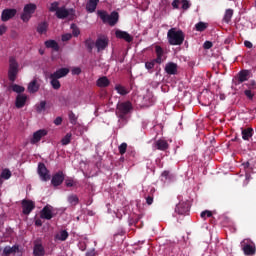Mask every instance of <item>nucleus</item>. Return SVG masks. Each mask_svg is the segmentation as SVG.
<instances>
[{"mask_svg":"<svg viewBox=\"0 0 256 256\" xmlns=\"http://www.w3.org/2000/svg\"><path fill=\"white\" fill-rule=\"evenodd\" d=\"M17 14L16 9H4L2 11L1 19L3 22H7L11 20L13 17H15Z\"/></svg>","mask_w":256,"mask_h":256,"instance_id":"ddd939ff","label":"nucleus"},{"mask_svg":"<svg viewBox=\"0 0 256 256\" xmlns=\"http://www.w3.org/2000/svg\"><path fill=\"white\" fill-rule=\"evenodd\" d=\"M97 14L100 17L102 23H104V24L114 26V25L118 24V22H119V13L116 11L112 12L111 14H108L104 10H99L97 12Z\"/></svg>","mask_w":256,"mask_h":256,"instance_id":"f03ea898","label":"nucleus"},{"mask_svg":"<svg viewBox=\"0 0 256 256\" xmlns=\"http://www.w3.org/2000/svg\"><path fill=\"white\" fill-rule=\"evenodd\" d=\"M70 69L69 68H61L56 71H54L52 74H50V77H53L55 79H62L65 76L69 75Z\"/></svg>","mask_w":256,"mask_h":256,"instance_id":"2eb2a0df","label":"nucleus"},{"mask_svg":"<svg viewBox=\"0 0 256 256\" xmlns=\"http://www.w3.org/2000/svg\"><path fill=\"white\" fill-rule=\"evenodd\" d=\"M27 96L25 94H18L16 97V108L22 109L26 104Z\"/></svg>","mask_w":256,"mask_h":256,"instance_id":"6ab92c4d","label":"nucleus"},{"mask_svg":"<svg viewBox=\"0 0 256 256\" xmlns=\"http://www.w3.org/2000/svg\"><path fill=\"white\" fill-rule=\"evenodd\" d=\"M110 80L107 77H101L100 79L97 80V86L99 88H107L110 86Z\"/></svg>","mask_w":256,"mask_h":256,"instance_id":"c85d7f7f","label":"nucleus"},{"mask_svg":"<svg viewBox=\"0 0 256 256\" xmlns=\"http://www.w3.org/2000/svg\"><path fill=\"white\" fill-rule=\"evenodd\" d=\"M244 46H245L246 48H248V49H251V48L253 47V43L250 42V41H245V42H244Z\"/></svg>","mask_w":256,"mask_h":256,"instance_id":"680f3d73","label":"nucleus"},{"mask_svg":"<svg viewBox=\"0 0 256 256\" xmlns=\"http://www.w3.org/2000/svg\"><path fill=\"white\" fill-rule=\"evenodd\" d=\"M213 214L211 211L209 210H206V211H203L201 214H200V218L202 219H207V218H212Z\"/></svg>","mask_w":256,"mask_h":256,"instance_id":"49530a36","label":"nucleus"},{"mask_svg":"<svg viewBox=\"0 0 256 256\" xmlns=\"http://www.w3.org/2000/svg\"><path fill=\"white\" fill-rule=\"evenodd\" d=\"M44 45L46 48H50L52 49L53 51L55 52H58L59 51V45L56 41L54 40H48V41H45L44 42Z\"/></svg>","mask_w":256,"mask_h":256,"instance_id":"cd10ccee","label":"nucleus"},{"mask_svg":"<svg viewBox=\"0 0 256 256\" xmlns=\"http://www.w3.org/2000/svg\"><path fill=\"white\" fill-rule=\"evenodd\" d=\"M244 94L249 100H253L254 93L251 90H245Z\"/></svg>","mask_w":256,"mask_h":256,"instance_id":"8fccbe9b","label":"nucleus"},{"mask_svg":"<svg viewBox=\"0 0 256 256\" xmlns=\"http://www.w3.org/2000/svg\"><path fill=\"white\" fill-rule=\"evenodd\" d=\"M7 32V27L5 25L0 26V36H3Z\"/></svg>","mask_w":256,"mask_h":256,"instance_id":"13d9d810","label":"nucleus"},{"mask_svg":"<svg viewBox=\"0 0 256 256\" xmlns=\"http://www.w3.org/2000/svg\"><path fill=\"white\" fill-rule=\"evenodd\" d=\"M68 238H69V232H67L66 230H61L60 233L56 235V239L60 241H65Z\"/></svg>","mask_w":256,"mask_h":256,"instance_id":"e433bc0d","label":"nucleus"},{"mask_svg":"<svg viewBox=\"0 0 256 256\" xmlns=\"http://www.w3.org/2000/svg\"><path fill=\"white\" fill-rule=\"evenodd\" d=\"M128 144L126 142H123L121 145L118 147L119 154L123 155L127 152Z\"/></svg>","mask_w":256,"mask_h":256,"instance_id":"a18cd8bd","label":"nucleus"},{"mask_svg":"<svg viewBox=\"0 0 256 256\" xmlns=\"http://www.w3.org/2000/svg\"><path fill=\"white\" fill-rule=\"evenodd\" d=\"M49 79H50V84L54 90L61 89V82L58 81L59 80L58 78H53L49 76Z\"/></svg>","mask_w":256,"mask_h":256,"instance_id":"473e14b6","label":"nucleus"},{"mask_svg":"<svg viewBox=\"0 0 256 256\" xmlns=\"http://www.w3.org/2000/svg\"><path fill=\"white\" fill-rule=\"evenodd\" d=\"M39 89H40V84H38L37 79H33V81H31L27 87V90L30 94L37 93Z\"/></svg>","mask_w":256,"mask_h":256,"instance_id":"4be33fe9","label":"nucleus"},{"mask_svg":"<svg viewBox=\"0 0 256 256\" xmlns=\"http://www.w3.org/2000/svg\"><path fill=\"white\" fill-rule=\"evenodd\" d=\"M69 122L72 125H77L78 123V116L73 113V111H69L68 113Z\"/></svg>","mask_w":256,"mask_h":256,"instance_id":"4c0bfd02","label":"nucleus"},{"mask_svg":"<svg viewBox=\"0 0 256 256\" xmlns=\"http://www.w3.org/2000/svg\"><path fill=\"white\" fill-rule=\"evenodd\" d=\"M74 13H75L74 9L67 10L65 6H62L60 7L59 10L56 11V16L58 19H65L70 15H74Z\"/></svg>","mask_w":256,"mask_h":256,"instance_id":"f8f14e48","label":"nucleus"},{"mask_svg":"<svg viewBox=\"0 0 256 256\" xmlns=\"http://www.w3.org/2000/svg\"><path fill=\"white\" fill-rule=\"evenodd\" d=\"M94 46H95V42L93 41V39L88 38L85 40V47L86 49H88L89 53L93 52Z\"/></svg>","mask_w":256,"mask_h":256,"instance_id":"f704fd0d","label":"nucleus"},{"mask_svg":"<svg viewBox=\"0 0 256 256\" xmlns=\"http://www.w3.org/2000/svg\"><path fill=\"white\" fill-rule=\"evenodd\" d=\"M33 254L34 256H45L46 251L45 248H43L42 244L36 243L34 245Z\"/></svg>","mask_w":256,"mask_h":256,"instance_id":"5701e85b","label":"nucleus"},{"mask_svg":"<svg viewBox=\"0 0 256 256\" xmlns=\"http://www.w3.org/2000/svg\"><path fill=\"white\" fill-rule=\"evenodd\" d=\"M115 36L117 39H123L127 43H131L133 40L132 36L128 32L122 30H116Z\"/></svg>","mask_w":256,"mask_h":256,"instance_id":"f3484780","label":"nucleus"},{"mask_svg":"<svg viewBox=\"0 0 256 256\" xmlns=\"http://www.w3.org/2000/svg\"><path fill=\"white\" fill-rule=\"evenodd\" d=\"M253 128H241V137L245 141H249L253 137Z\"/></svg>","mask_w":256,"mask_h":256,"instance_id":"412c9836","label":"nucleus"},{"mask_svg":"<svg viewBox=\"0 0 256 256\" xmlns=\"http://www.w3.org/2000/svg\"><path fill=\"white\" fill-rule=\"evenodd\" d=\"M72 39V34H62V36H61V40L62 41H64V42H66V41H69V40H71Z\"/></svg>","mask_w":256,"mask_h":256,"instance_id":"3c124183","label":"nucleus"},{"mask_svg":"<svg viewBox=\"0 0 256 256\" xmlns=\"http://www.w3.org/2000/svg\"><path fill=\"white\" fill-rule=\"evenodd\" d=\"M180 5H182L181 8L184 11L188 10L191 7L187 0H180Z\"/></svg>","mask_w":256,"mask_h":256,"instance_id":"09e8293b","label":"nucleus"},{"mask_svg":"<svg viewBox=\"0 0 256 256\" xmlns=\"http://www.w3.org/2000/svg\"><path fill=\"white\" fill-rule=\"evenodd\" d=\"M48 27H49L48 23L46 21H44V22H41L40 24H38L36 31L38 34L42 35L48 31Z\"/></svg>","mask_w":256,"mask_h":256,"instance_id":"c756f323","label":"nucleus"},{"mask_svg":"<svg viewBox=\"0 0 256 256\" xmlns=\"http://www.w3.org/2000/svg\"><path fill=\"white\" fill-rule=\"evenodd\" d=\"M72 73H73V75H80L81 74V69L80 68H74L72 70Z\"/></svg>","mask_w":256,"mask_h":256,"instance_id":"e2e57ef3","label":"nucleus"},{"mask_svg":"<svg viewBox=\"0 0 256 256\" xmlns=\"http://www.w3.org/2000/svg\"><path fill=\"white\" fill-rule=\"evenodd\" d=\"M46 110V101H41L40 104L36 105V112L40 114Z\"/></svg>","mask_w":256,"mask_h":256,"instance_id":"37998d69","label":"nucleus"},{"mask_svg":"<svg viewBox=\"0 0 256 256\" xmlns=\"http://www.w3.org/2000/svg\"><path fill=\"white\" fill-rule=\"evenodd\" d=\"M19 249L20 248H19L18 245H13L12 247L11 246H6L3 249V254L6 255V256H9L11 254H15Z\"/></svg>","mask_w":256,"mask_h":256,"instance_id":"bb28decb","label":"nucleus"},{"mask_svg":"<svg viewBox=\"0 0 256 256\" xmlns=\"http://www.w3.org/2000/svg\"><path fill=\"white\" fill-rule=\"evenodd\" d=\"M250 71L248 70H241L238 73V84L244 83L249 80Z\"/></svg>","mask_w":256,"mask_h":256,"instance_id":"b1692460","label":"nucleus"},{"mask_svg":"<svg viewBox=\"0 0 256 256\" xmlns=\"http://www.w3.org/2000/svg\"><path fill=\"white\" fill-rule=\"evenodd\" d=\"M12 91L15 93L21 94L25 91V88L19 84H13Z\"/></svg>","mask_w":256,"mask_h":256,"instance_id":"79ce46f5","label":"nucleus"},{"mask_svg":"<svg viewBox=\"0 0 256 256\" xmlns=\"http://www.w3.org/2000/svg\"><path fill=\"white\" fill-rule=\"evenodd\" d=\"M98 3L99 0H89V2L86 3V11H88L89 13H94L96 11Z\"/></svg>","mask_w":256,"mask_h":256,"instance_id":"393cba45","label":"nucleus"},{"mask_svg":"<svg viewBox=\"0 0 256 256\" xmlns=\"http://www.w3.org/2000/svg\"><path fill=\"white\" fill-rule=\"evenodd\" d=\"M212 47H213L212 42L206 41V42L204 43V48H205V49H211Z\"/></svg>","mask_w":256,"mask_h":256,"instance_id":"bf43d9fd","label":"nucleus"},{"mask_svg":"<svg viewBox=\"0 0 256 256\" xmlns=\"http://www.w3.org/2000/svg\"><path fill=\"white\" fill-rule=\"evenodd\" d=\"M233 15H234L233 9H226L223 17V22L225 24H229L231 22V18L233 17Z\"/></svg>","mask_w":256,"mask_h":256,"instance_id":"7c9ffc66","label":"nucleus"},{"mask_svg":"<svg viewBox=\"0 0 256 256\" xmlns=\"http://www.w3.org/2000/svg\"><path fill=\"white\" fill-rule=\"evenodd\" d=\"M65 185L67 188L76 187L78 185V181L75 180L74 178H66Z\"/></svg>","mask_w":256,"mask_h":256,"instance_id":"c9c22d12","label":"nucleus"},{"mask_svg":"<svg viewBox=\"0 0 256 256\" xmlns=\"http://www.w3.org/2000/svg\"><path fill=\"white\" fill-rule=\"evenodd\" d=\"M191 206L188 201H182L175 207V212L179 215H188L189 209Z\"/></svg>","mask_w":256,"mask_h":256,"instance_id":"9d476101","label":"nucleus"},{"mask_svg":"<svg viewBox=\"0 0 256 256\" xmlns=\"http://www.w3.org/2000/svg\"><path fill=\"white\" fill-rule=\"evenodd\" d=\"M70 29H72L73 30V36L74 37H78L79 35H80V29L77 27V25H75V24H72L71 26H70Z\"/></svg>","mask_w":256,"mask_h":256,"instance_id":"de8ad7c7","label":"nucleus"},{"mask_svg":"<svg viewBox=\"0 0 256 256\" xmlns=\"http://www.w3.org/2000/svg\"><path fill=\"white\" fill-rule=\"evenodd\" d=\"M4 183L3 178L0 177V186H2Z\"/></svg>","mask_w":256,"mask_h":256,"instance_id":"69168bd1","label":"nucleus"},{"mask_svg":"<svg viewBox=\"0 0 256 256\" xmlns=\"http://www.w3.org/2000/svg\"><path fill=\"white\" fill-rule=\"evenodd\" d=\"M65 180V174L62 170L58 171L56 174H53L51 179V184L54 188L61 186Z\"/></svg>","mask_w":256,"mask_h":256,"instance_id":"1a4fd4ad","label":"nucleus"},{"mask_svg":"<svg viewBox=\"0 0 256 256\" xmlns=\"http://www.w3.org/2000/svg\"><path fill=\"white\" fill-rule=\"evenodd\" d=\"M155 146L157 150L159 151H167L169 148V143L165 140L159 139L156 143Z\"/></svg>","mask_w":256,"mask_h":256,"instance_id":"a878e982","label":"nucleus"},{"mask_svg":"<svg viewBox=\"0 0 256 256\" xmlns=\"http://www.w3.org/2000/svg\"><path fill=\"white\" fill-rule=\"evenodd\" d=\"M72 134L68 133L64 138L61 139L62 146H67L71 143Z\"/></svg>","mask_w":256,"mask_h":256,"instance_id":"a19ab883","label":"nucleus"},{"mask_svg":"<svg viewBox=\"0 0 256 256\" xmlns=\"http://www.w3.org/2000/svg\"><path fill=\"white\" fill-rule=\"evenodd\" d=\"M195 27L197 32H204L205 30H207L208 24L200 21L195 25Z\"/></svg>","mask_w":256,"mask_h":256,"instance_id":"58836bf2","label":"nucleus"},{"mask_svg":"<svg viewBox=\"0 0 256 256\" xmlns=\"http://www.w3.org/2000/svg\"><path fill=\"white\" fill-rule=\"evenodd\" d=\"M115 90L117 91V93L121 96H127L129 94V91L127 90L126 87H124L121 84H116L115 86Z\"/></svg>","mask_w":256,"mask_h":256,"instance_id":"2f4dec72","label":"nucleus"},{"mask_svg":"<svg viewBox=\"0 0 256 256\" xmlns=\"http://www.w3.org/2000/svg\"><path fill=\"white\" fill-rule=\"evenodd\" d=\"M0 177H1V179L9 180L12 177L11 170H8V169L2 170V173H1Z\"/></svg>","mask_w":256,"mask_h":256,"instance_id":"ea45409f","label":"nucleus"},{"mask_svg":"<svg viewBox=\"0 0 256 256\" xmlns=\"http://www.w3.org/2000/svg\"><path fill=\"white\" fill-rule=\"evenodd\" d=\"M162 177L165 180H168V178L170 177V171L169 170H164L163 173H162Z\"/></svg>","mask_w":256,"mask_h":256,"instance_id":"4d7b16f0","label":"nucleus"},{"mask_svg":"<svg viewBox=\"0 0 256 256\" xmlns=\"http://www.w3.org/2000/svg\"><path fill=\"white\" fill-rule=\"evenodd\" d=\"M35 225L37 227H41L42 226V221L40 219L35 220Z\"/></svg>","mask_w":256,"mask_h":256,"instance_id":"0e129e2a","label":"nucleus"},{"mask_svg":"<svg viewBox=\"0 0 256 256\" xmlns=\"http://www.w3.org/2000/svg\"><path fill=\"white\" fill-rule=\"evenodd\" d=\"M41 219L51 220L53 219V213L51 211V206H44L41 211Z\"/></svg>","mask_w":256,"mask_h":256,"instance_id":"aec40b11","label":"nucleus"},{"mask_svg":"<svg viewBox=\"0 0 256 256\" xmlns=\"http://www.w3.org/2000/svg\"><path fill=\"white\" fill-rule=\"evenodd\" d=\"M20 72V64H18L14 56L9 58V69H8V79L11 83H14L17 79V75Z\"/></svg>","mask_w":256,"mask_h":256,"instance_id":"7ed1b4c3","label":"nucleus"},{"mask_svg":"<svg viewBox=\"0 0 256 256\" xmlns=\"http://www.w3.org/2000/svg\"><path fill=\"white\" fill-rule=\"evenodd\" d=\"M168 44L171 46H181L185 40V34L182 30H177V28H171L167 32Z\"/></svg>","mask_w":256,"mask_h":256,"instance_id":"f257e3e1","label":"nucleus"},{"mask_svg":"<svg viewBox=\"0 0 256 256\" xmlns=\"http://www.w3.org/2000/svg\"><path fill=\"white\" fill-rule=\"evenodd\" d=\"M39 53H40L41 55H43V51H42L41 49L39 50Z\"/></svg>","mask_w":256,"mask_h":256,"instance_id":"774afa93","label":"nucleus"},{"mask_svg":"<svg viewBox=\"0 0 256 256\" xmlns=\"http://www.w3.org/2000/svg\"><path fill=\"white\" fill-rule=\"evenodd\" d=\"M86 256H96V251L95 249L89 250L86 252Z\"/></svg>","mask_w":256,"mask_h":256,"instance_id":"052dcab7","label":"nucleus"},{"mask_svg":"<svg viewBox=\"0 0 256 256\" xmlns=\"http://www.w3.org/2000/svg\"><path fill=\"white\" fill-rule=\"evenodd\" d=\"M21 207L23 208L24 215H30V213L35 209V204L32 200H22Z\"/></svg>","mask_w":256,"mask_h":256,"instance_id":"9b49d317","label":"nucleus"},{"mask_svg":"<svg viewBox=\"0 0 256 256\" xmlns=\"http://www.w3.org/2000/svg\"><path fill=\"white\" fill-rule=\"evenodd\" d=\"M155 53H156V59L152 60L151 62H146L145 67L148 70H152L155 67V63L161 64L163 60L164 50L161 46L156 45L155 46Z\"/></svg>","mask_w":256,"mask_h":256,"instance_id":"423d86ee","label":"nucleus"},{"mask_svg":"<svg viewBox=\"0 0 256 256\" xmlns=\"http://www.w3.org/2000/svg\"><path fill=\"white\" fill-rule=\"evenodd\" d=\"M67 201L69 204L76 206L79 204V197L76 194H71L68 196Z\"/></svg>","mask_w":256,"mask_h":256,"instance_id":"72a5a7b5","label":"nucleus"},{"mask_svg":"<svg viewBox=\"0 0 256 256\" xmlns=\"http://www.w3.org/2000/svg\"><path fill=\"white\" fill-rule=\"evenodd\" d=\"M132 110V104L130 101L120 102L117 104L116 115L118 118L124 119Z\"/></svg>","mask_w":256,"mask_h":256,"instance_id":"20e7f679","label":"nucleus"},{"mask_svg":"<svg viewBox=\"0 0 256 256\" xmlns=\"http://www.w3.org/2000/svg\"><path fill=\"white\" fill-rule=\"evenodd\" d=\"M47 135V131L45 129L37 130L32 137V140H30V143L37 144L43 137Z\"/></svg>","mask_w":256,"mask_h":256,"instance_id":"dca6fc26","label":"nucleus"},{"mask_svg":"<svg viewBox=\"0 0 256 256\" xmlns=\"http://www.w3.org/2000/svg\"><path fill=\"white\" fill-rule=\"evenodd\" d=\"M62 122H63L62 117H57L56 119L53 120V124L57 126L62 125Z\"/></svg>","mask_w":256,"mask_h":256,"instance_id":"864d4df0","label":"nucleus"},{"mask_svg":"<svg viewBox=\"0 0 256 256\" xmlns=\"http://www.w3.org/2000/svg\"><path fill=\"white\" fill-rule=\"evenodd\" d=\"M88 214H89L90 216H93V215H94L93 211H90Z\"/></svg>","mask_w":256,"mask_h":256,"instance_id":"338daca9","label":"nucleus"},{"mask_svg":"<svg viewBox=\"0 0 256 256\" xmlns=\"http://www.w3.org/2000/svg\"><path fill=\"white\" fill-rule=\"evenodd\" d=\"M242 252L246 256H253L256 253L255 243L250 239H244L240 242Z\"/></svg>","mask_w":256,"mask_h":256,"instance_id":"39448f33","label":"nucleus"},{"mask_svg":"<svg viewBox=\"0 0 256 256\" xmlns=\"http://www.w3.org/2000/svg\"><path fill=\"white\" fill-rule=\"evenodd\" d=\"M37 11V5L33 3H29L24 6V13L21 14L20 18L24 22H28L31 19V16L34 14V12Z\"/></svg>","mask_w":256,"mask_h":256,"instance_id":"0eeeda50","label":"nucleus"},{"mask_svg":"<svg viewBox=\"0 0 256 256\" xmlns=\"http://www.w3.org/2000/svg\"><path fill=\"white\" fill-rule=\"evenodd\" d=\"M95 46L97 47L98 52L104 51L106 47H109V38L107 37H101L98 38Z\"/></svg>","mask_w":256,"mask_h":256,"instance_id":"4468645a","label":"nucleus"},{"mask_svg":"<svg viewBox=\"0 0 256 256\" xmlns=\"http://www.w3.org/2000/svg\"><path fill=\"white\" fill-rule=\"evenodd\" d=\"M178 71V65L175 63H167L165 66V72L167 75H176Z\"/></svg>","mask_w":256,"mask_h":256,"instance_id":"a211bd4d","label":"nucleus"},{"mask_svg":"<svg viewBox=\"0 0 256 256\" xmlns=\"http://www.w3.org/2000/svg\"><path fill=\"white\" fill-rule=\"evenodd\" d=\"M37 174L40 175V178L43 182H48L50 180L49 170L43 163L38 164Z\"/></svg>","mask_w":256,"mask_h":256,"instance_id":"6e6552de","label":"nucleus"},{"mask_svg":"<svg viewBox=\"0 0 256 256\" xmlns=\"http://www.w3.org/2000/svg\"><path fill=\"white\" fill-rule=\"evenodd\" d=\"M61 9V7H59V2L54 1L53 3H51L50 7H49V11L50 12H57Z\"/></svg>","mask_w":256,"mask_h":256,"instance_id":"c03bdc74","label":"nucleus"},{"mask_svg":"<svg viewBox=\"0 0 256 256\" xmlns=\"http://www.w3.org/2000/svg\"><path fill=\"white\" fill-rule=\"evenodd\" d=\"M246 86L248 87V90H254L256 89V82L255 81H250L248 84H246Z\"/></svg>","mask_w":256,"mask_h":256,"instance_id":"603ef678","label":"nucleus"},{"mask_svg":"<svg viewBox=\"0 0 256 256\" xmlns=\"http://www.w3.org/2000/svg\"><path fill=\"white\" fill-rule=\"evenodd\" d=\"M153 201H154L153 196L148 195V196L146 197V203H147L148 205H152V204H153Z\"/></svg>","mask_w":256,"mask_h":256,"instance_id":"6e6d98bb","label":"nucleus"},{"mask_svg":"<svg viewBox=\"0 0 256 256\" xmlns=\"http://www.w3.org/2000/svg\"><path fill=\"white\" fill-rule=\"evenodd\" d=\"M180 1H181V0H174V1L172 2V7H173L174 9H179V6L181 5Z\"/></svg>","mask_w":256,"mask_h":256,"instance_id":"5fc2aeb1","label":"nucleus"}]
</instances>
